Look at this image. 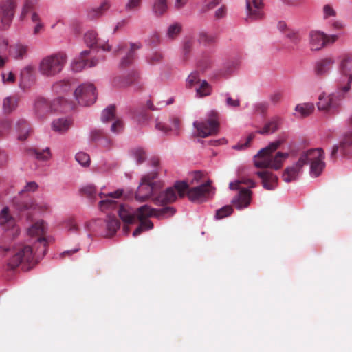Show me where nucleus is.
Masks as SVG:
<instances>
[{"label":"nucleus","instance_id":"f257e3e1","mask_svg":"<svg viewBox=\"0 0 352 352\" xmlns=\"http://www.w3.org/2000/svg\"><path fill=\"white\" fill-rule=\"evenodd\" d=\"M47 239L38 238L34 243V247L29 245L18 244L16 245H0L3 251H12V255L8 261L10 269H14L19 265L23 270H30L37 262L38 259L44 256L47 251Z\"/></svg>","mask_w":352,"mask_h":352},{"label":"nucleus","instance_id":"f03ea898","mask_svg":"<svg viewBox=\"0 0 352 352\" xmlns=\"http://www.w3.org/2000/svg\"><path fill=\"white\" fill-rule=\"evenodd\" d=\"M337 87L335 92L329 94L322 92L319 95L317 107L320 111H326L334 113L342 105L344 98V94L347 93L351 88L352 82V75L349 76L348 82L343 83L336 81Z\"/></svg>","mask_w":352,"mask_h":352},{"label":"nucleus","instance_id":"7ed1b4c3","mask_svg":"<svg viewBox=\"0 0 352 352\" xmlns=\"http://www.w3.org/2000/svg\"><path fill=\"white\" fill-rule=\"evenodd\" d=\"M176 210L173 207H164L157 212L155 209L151 208L148 205H144L137 208V219L140 221V225L133 232V236L140 235L142 232L148 231L153 228V223L148 219L151 217H169L174 215Z\"/></svg>","mask_w":352,"mask_h":352},{"label":"nucleus","instance_id":"20e7f679","mask_svg":"<svg viewBox=\"0 0 352 352\" xmlns=\"http://www.w3.org/2000/svg\"><path fill=\"white\" fill-rule=\"evenodd\" d=\"M149 164L151 166V170L142 177L135 192V199L140 202L145 201L149 198L155 190V186H157V183L153 181L158 176L159 161L153 159Z\"/></svg>","mask_w":352,"mask_h":352},{"label":"nucleus","instance_id":"39448f33","mask_svg":"<svg viewBox=\"0 0 352 352\" xmlns=\"http://www.w3.org/2000/svg\"><path fill=\"white\" fill-rule=\"evenodd\" d=\"M67 60V55L61 52L46 56L41 60L38 71L43 76L54 77L63 71Z\"/></svg>","mask_w":352,"mask_h":352},{"label":"nucleus","instance_id":"423d86ee","mask_svg":"<svg viewBox=\"0 0 352 352\" xmlns=\"http://www.w3.org/2000/svg\"><path fill=\"white\" fill-rule=\"evenodd\" d=\"M305 164H309V175L313 178L319 177L323 172L326 164L325 154L322 148L309 149L302 153Z\"/></svg>","mask_w":352,"mask_h":352},{"label":"nucleus","instance_id":"0eeeda50","mask_svg":"<svg viewBox=\"0 0 352 352\" xmlns=\"http://www.w3.org/2000/svg\"><path fill=\"white\" fill-rule=\"evenodd\" d=\"M193 126L197 129L198 135L201 138H206L217 133L219 126V113L215 110L209 111L204 121H195Z\"/></svg>","mask_w":352,"mask_h":352},{"label":"nucleus","instance_id":"6e6552de","mask_svg":"<svg viewBox=\"0 0 352 352\" xmlns=\"http://www.w3.org/2000/svg\"><path fill=\"white\" fill-rule=\"evenodd\" d=\"M0 228L5 233V238L15 239L20 234V228L15 219L10 212L8 207H4L0 212Z\"/></svg>","mask_w":352,"mask_h":352},{"label":"nucleus","instance_id":"1a4fd4ad","mask_svg":"<svg viewBox=\"0 0 352 352\" xmlns=\"http://www.w3.org/2000/svg\"><path fill=\"white\" fill-rule=\"evenodd\" d=\"M76 100L82 106L93 104L97 98L96 87L91 82H84L80 85L74 93Z\"/></svg>","mask_w":352,"mask_h":352},{"label":"nucleus","instance_id":"9d476101","mask_svg":"<svg viewBox=\"0 0 352 352\" xmlns=\"http://www.w3.org/2000/svg\"><path fill=\"white\" fill-rule=\"evenodd\" d=\"M13 208L19 213L28 214L31 211L42 212L45 210L48 206L46 203H38L31 198H15L12 203Z\"/></svg>","mask_w":352,"mask_h":352},{"label":"nucleus","instance_id":"9b49d317","mask_svg":"<svg viewBox=\"0 0 352 352\" xmlns=\"http://www.w3.org/2000/svg\"><path fill=\"white\" fill-rule=\"evenodd\" d=\"M289 156L287 153L277 152L274 156L272 155H263L259 159H254V165L259 168H272L278 170L281 168L283 162Z\"/></svg>","mask_w":352,"mask_h":352},{"label":"nucleus","instance_id":"f8f14e48","mask_svg":"<svg viewBox=\"0 0 352 352\" xmlns=\"http://www.w3.org/2000/svg\"><path fill=\"white\" fill-rule=\"evenodd\" d=\"M17 5L18 0H0V28L6 29L10 25Z\"/></svg>","mask_w":352,"mask_h":352},{"label":"nucleus","instance_id":"ddd939ff","mask_svg":"<svg viewBox=\"0 0 352 352\" xmlns=\"http://www.w3.org/2000/svg\"><path fill=\"white\" fill-rule=\"evenodd\" d=\"M214 194L210 186V181L202 184L198 186L191 188L187 192V196L192 202H203L206 197Z\"/></svg>","mask_w":352,"mask_h":352},{"label":"nucleus","instance_id":"4468645a","mask_svg":"<svg viewBox=\"0 0 352 352\" xmlns=\"http://www.w3.org/2000/svg\"><path fill=\"white\" fill-rule=\"evenodd\" d=\"M246 1V20L254 21L262 20L265 17L263 0Z\"/></svg>","mask_w":352,"mask_h":352},{"label":"nucleus","instance_id":"2eb2a0df","mask_svg":"<svg viewBox=\"0 0 352 352\" xmlns=\"http://www.w3.org/2000/svg\"><path fill=\"white\" fill-rule=\"evenodd\" d=\"M347 155L352 152V131L343 134L338 144H334L331 148L330 158L334 160L337 153Z\"/></svg>","mask_w":352,"mask_h":352},{"label":"nucleus","instance_id":"dca6fc26","mask_svg":"<svg viewBox=\"0 0 352 352\" xmlns=\"http://www.w3.org/2000/svg\"><path fill=\"white\" fill-rule=\"evenodd\" d=\"M305 161H303L302 155L299 160L293 164L291 166L287 167L284 170L282 177L285 182L290 183L294 182L300 177L302 173Z\"/></svg>","mask_w":352,"mask_h":352},{"label":"nucleus","instance_id":"f3484780","mask_svg":"<svg viewBox=\"0 0 352 352\" xmlns=\"http://www.w3.org/2000/svg\"><path fill=\"white\" fill-rule=\"evenodd\" d=\"M86 45L94 49H100L103 51H110L111 47L104 40L98 37V34L94 30L87 32L84 36Z\"/></svg>","mask_w":352,"mask_h":352},{"label":"nucleus","instance_id":"a211bd4d","mask_svg":"<svg viewBox=\"0 0 352 352\" xmlns=\"http://www.w3.org/2000/svg\"><path fill=\"white\" fill-rule=\"evenodd\" d=\"M252 191L249 188H243L232 199L231 204H234L236 208L241 210L248 207L251 202Z\"/></svg>","mask_w":352,"mask_h":352},{"label":"nucleus","instance_id":"6ab92c4d","mask_svg":"<svg viewBox=\"0 0 352 352\" xmlns=\"http://www.w3.org/2000/svg\"><path fill=\"white\" fill-rule=\"evenodd\" d=\"M180 122L177 118H173L170 120V124L163 123L159 120L158 118L155 119V129L164 134L173 133L175 135L179 133Z\"/></svg>","mask_w":352,"mask_h":352},{"label":"nucleus","instance_id":"aec40b11","mask_svg":"<svg viewBox=\"0 0 352 352\" xmlns=\"http://www.w3.org/2000/svg\"><path fill=\"white\" fill-rule=\"evenodd\" d=\"M255 174L261 179L262 185L265 189L274 190L276 188L278 177L276 175L267 170L257 171Z\"/></svg>","mask_w":352,"mask_h":352},{"label":"nucleus","instance_id":"412c9836","mask_svg":"<svg viewBox=\"0 0 352 352\" xmlns=\"http://www.w3.org/2000/svg\"><path fill=\"white\" fill-rule=\"evenodd\" d=\"M335 63L336 60L331 56H327L317 60L314 66L316 74L322 76L329 73Z\"/></svg>","mask_w":352,"mask_h":352},{"label":"nucleus","instance_id":"4be33fe9","mask_svg":"<svg viewBox=\"0 0 352 352\" xmlns=\"http://www.w3.org/2000/svg\"><path fill=\"white\" fill-rule=\"evenodd\" d=\"M309 46L311 50H320L326 43L327 36L322 32L311 31L309 33Z\"/></svg>","mask_w":352,"mask_h":352},{"label":"nucleus","instance_id":"5701e85b","mask_svg":"<svg viewBox=\"0 0 352 352\" xmlns=\"http://www.w3.org/2000/svg\"><path fill=\"white\" fill-rule=\"evenodd\" d=\"M118 213L120 219L125 224H133L137 219V209L134 210L129 206L120 205Z\"/></svg>","mask_w":352,"mask_h":352},{"label":"nucleus","instance_id":"b1692460","mask_svg":"<svg viewBox=\"0 0 352 352\" xmlns=\"http://www.w3.org/2000/svg\"><path fill=\"white\" fill-rule=\"evenodd\" d=\"M280 124L281 118L278 116H274L266 122L263 129L256 131V133L263 135L272 134L279 129Z\"/></svg>","mask_w":352,"mask_h":352},{"label":"nucleus","instance_id":"393cba45","mask_svg":"<svg viewBox=\"0 0 352 352\" xmlns=\"http://www.w3.org/2000/svg\"><path fill=\"white\" fill-rule=\"evenodd\" d=\"M351 58L347 55L344 54L340 56V63L339 64V71L340 72L341 76L336 79V81H339L343 83V78H346L348 81L349 76L352 75V74L349 73V67H348L347 64L351 62Z\"/></svg>","mask_w":352,"mask_h":352},{"label":"nucleus","instance_id":"a878e982","mask_svg":"<svg viewBox=\"0 0 352 352\" xmlns=\"http://www.w3.org/2000/svg\"><path fill=\"white\" fill-rule=\"evenodd\" d=\"M285 41L288 45L287 47L294 48L301 41V36L298 31L291 30L285 33Z\"/></svg>","mask_w":352,"mask_h":352},{"label":"nucleus","instance_id":"bb28decb","mask_svg":"<svg viewBox=\"0 0 352 352\" xmlns=\"http://www.w3.org/2000/svg\"><path fill=\"white\" fill-rule=\"evenodd\" d=\"M47 230V223L41 220L36 222L34 224L32 225L28 230V234L30 236H38V238H42L40 236L41 235H43L46 233Z\"/></svg>","mask_w":352,"mask_h":352},{"label":"nucleus","instance_id":"cd10ccee","mask_svg":"<svg viewBox=\"0 0 352 352\" xmlns=\"http://www.w3.org/2000/svg\"><path fill=\"white\" fill-rule=\"evenodd\" d=\"M177 199L175 189L173 187L167 188L162 192L157 197V201L162 204L171 203Z\"/></svg>","mask_w":352,"mask_h":352},{"label":"nucleus","instance_id":"c85d7f7f","mask_svg":"<svg viewBox=\"0 0 352 352\" xmlns=\"http://www.w3.org/2000/svg\"><path fill=\"white\" fill-rule=\"evenodd\" d=\"M71 124V120L67 118H60L52 122V128L56 132L65 133L69 129Z\"/></svg>","mask_w":352,"mask_h":352},{"label":"nucleus","instance_id":"c756f323","mask_svg":"<svg viewBox=\"0 0 352 352\" xmlns=\"http://www.w3.org/2000/svg\"><path fill=\"white\" fill-rule=\"evenodd\" d=\"M129 78L126 77H116L113 80V84L114 86L118 87H125L131 84L137 78L138 74L135 71H133L131 74H129Z\"/></svg>","mask_w":352,"mask_h":352},{"label":"nucleus","instance_id":"7c9ffc66","mask_svg":"<svg viewBox=\"0 0 352 352\" xmlns=\"http://www.w3.org/2000/svg\"><path fill=\"white\" fill-rule=\"evenodd\" d=\"M27 53V46L17 43L13 46L9 47V54L15 59L23 58Z\"/></svg>","mask_w":352,"mask_h":352},{"label":"nucleus","instance_id":"2f4dec72","mask_svg":"<svg viewBox=\"0 0 352 352\" xmlns=\"http://www.w3.org/2000/svg\"><path fill=\"white\" fill-rule=\"evenodd\" d=\"M15 128L18 133V140H24L28 138L30 126L25 120H19L16 122Z\"/></svg>","mask_w":352,"mask_h":352},{"label":"nucleus","instance_id":"473e14b6","mask_svg":"<svg viewBox=\"0 0 352 352\" xmlns=\"http://www.w3.org/2000/svg\"><path fill=\"white\" fill-rule=\"evenodd\" d=\"M18 98L15 96H9L3 100V111L10 113L17 107Z\"/></svg>","mask_w":352,"mask_h":352},{"label":"nucleus","instance_id":"72a5a7b5","mask_svg":"<svg viewBox=\"0 0 352 352\" xmlns=\"http://www.w3.org/2000/svg\"><path fill=\"white\" fill-rule=\"evenodd\" d=\"M107 234L113 235L120 228V222L114 215L108 214L105 219Z\"/></svg>","mask_w":352,"mask_h":352},{"label":"nucleus","instance_id":"f704fd0d","mask_svg":"<svg viewBox=\"0 0 352 352\" xmlns=\"http://www.w3.org/2000/svg\"><path fill=\"white\" fill-rule=\"evenodd\" d=\"M182 25L179 22H174L168 25L165 37L168 40L175 39L182 32Z\"/></svg>","mask_w":352,"mask_h":352},{"label":"nucleus","instance_id":"c9c22d12","mask_svg":"<svg viewBox=\"0 0 352 352\" xmlns=\"http://www.w3.org/2000/svg\"><path fill=\"white\" fill-rule=\"evenodd\" d=\"M216 36L214 34L209 33L205 30H201L197 33V41L199 44L207 45L214 42Z\"/></svg>","mask_w":352,"mask_h":352},{"label":"nucleus","instance_id":"e433bc0d","mask_svg":"<svg viewBox=\"0 0 352 352\" xmlns=\"http://www.w3.org/2000/svg\"><path fill=\"white\" fill-rule=\"evenodd\" d=\"M53 106L55 111H67L73 109V106L68 103L64 97H58L53 101Z\"/></svg>","mask_w":352,"mask_h":352},{"label":"nucleus","instance_id":"4c0bfd02","mask_svg":"<svg viewBox=\"0 0 352 352\" xmlns=\"http://www.w3.org/2000/svg\"><path fill=\"white\" fill-rule=\"evenodd\" d=\"M34 107L37 116H42L47 111L48 104L44 98L38 97L34 101Z\"/></svg>","mask_w":352,"mask_h":352},{"label":"nucleus","instance_id":"58836bf2","mask_svg":"<svg viewBox=\"0 0 352 352\" xmlns=\"http://www.w3.org/2000/svg\"><path fill=\"white\" fill-rule=\"evenodd\" d=\"M110 8L109 1H104L101 5L97 8H91L88 11V16L90 19H94L99 17L103 14V13Z\"/></svg>","mask_w":352,"mask_h":352},{"label":"nucleus","instance_id":"ea45409f","mask_svg":"<svg viewBox=\"0 0 352 352\" xmlns=\"http://www.w3.org/2000/svg\"><path fill=\"white\" fill-rule=\"evenodd\" d=\"M38 2V0H23L20 18L22 20L24 19L30 12L35 9Z\"/></svg>","mask_w":352,"mask_h":352},{"label":"nucleus","instance_id":"a19ab883","mask_svg":"<svg viewBox=\"0 0 352 352\" xmlns=\"http://www.w3.org/2000/svg\"><path fill=\"white\" fill-rule=\"evenodd\" d=\"M315 109V106L312 102H307L296 105L295 110L301 117H307L311 114Z\"/></svg>","mask_w":352,"mask_h":352},{"label":"nucleus","instance_id":"79ce46f5","mask_svg":"<svg viewBox=\"0 0 352 352\" xmlns=\"http://www.w3.org/2000/svg\"><path fill=\"white\" fill-rule=\"evenodd\" d=\"M8 49V41L0 37V68H2L8 60V56L5 52Z\"/></svg>","mask_w":352,"mask_h":352},{"label":"nucleus","instance_id":"37998d69","mask_svg":"<svg viewBox=\"0 0 352 352\" xmlns=\"http://www.w3.org/2000/svg\"><path fill=\"white\" fill-rule=\"evenodd\" d=\"M88 59L82 57H76L72 63L70 67L74 72H80L85 68H87Z\"/></svg>","mask_w":352,"mask_h":352},{"label":"nucleus","instance_id":"c03bdc74","mask_svg":"<svg viewBox=\"0 0 352 352\" xmlns=\"http://www.w3.org/2000/svg\"><path fill=\"white\" fill-rule=\"evenodd\" d=\"M167 8V0H153V12L157 16L164 14Z\"/></svg>","mask_w":352,"mask_h":352},{"label":"nucleus","instance_id":"a18cd8bd","mask_svg":"<svg viewBox=\"0 0 352 352\" xmlns=\"http://www.w3.org/2000/svg\"><path fill=\"white\" fill-rule=\"evenodd\" d=\"M195 91L197 97L202 98L210 95L212 88L206 80H203L199 86L195 88Z\"/></svg>","mask_w":352,"mask_h":352},{"label":"nucleus","instance_id":"49530a36","mask_svg":"<svg viewBox=\"0 0 352 352\" xmlns=\"http://www.w3.org/2000/svg\"><path fill=\"white\" fill-rule=\"evenodd\" d=\"M280 145V141H276L274 142L270 143L265 148H261L257 155L254 156V159H259L263 157V156L267 155H272V152H274L275 150H276Z\"/></svg>","mask_w":352,"mask_h":352},{"label":"nucleus","instance_id":"de8ad7c7","mask_svg":"<svg viewBox=\"0 0 352 352\" xmlns=\"http://www.w3.org/2000/svg\"><path fill=\"white\" fill-rule=\"evenodd\" d=\"M131 155L138 164L144 162L146 158L145 151L140 147L132 149L131 151Z\"/></svg>","mask_w":352,"mask_h":352},{"label":"nucleus","instance_id":"09e8293b","mask_svg":"<svg viewBox=\"0 0 352 352\" xmlns=\"http://www.w3.org/2000/svg\"><path fill=\"white\" fill-rule=\"evenodd\" d=\"M115 109L116 107L114 105H109L102 111L101 120L103 123L114 120Z\"/></svg>","mask_w":352,"mask_h":352},{"label":"nucleus","instance_id":"8fccbe9b","mask_svg":"<svg viewBox=\"0 0 352 352\" xmlns=\"http://www.w3.org/2000/svg\"><path fill=\"white\" fill-rule=\"evenodd\" d=\"M30 151L36 159L42 161H47L51 157V153L49 147H46L42 151H38L34 148L30 150Z\"/></svg>","mask_w":352,"mask_h":352},{"label":"nucleus","instance_id":"3c124183","mask_svg":"<svg viewBox=\"0 0 352 352\" xmlns=\"http://www.w3.org/2000/svg\"><path fill=\"white\" fill-rule=\"evenodd\" d=\"M70 89V85L68 82L65 80H60L56 82L52 85V90L56 94H62L67 92Z\"/></svg>","mask_w":352,"mask_h":352},{"label":"nucleus","instance_id":"603ef678","mask_svg":"<svg viewBox=\"0 0 352 352\" xmlns=\"http://www.w3.org/2000/svg\"><path fill=\"white\" fill-rule=\"evenodd\" d=\"M233 212V208L230 205H226L217 210L214 219L217 220L222 219L230 216Z\"/></svg>","mask_w":352,"mask_h":352},{"label":"nucleus","instance_id":"864d4df0","mask_svg":"<svg viewBox=\"0 0 352 352\" xmlns=\"http://www.w3.org/2000/svg\"><path fill=\"white\" fill-rule=\"evenodd\" d=\"M75 160L83 167L89 166L90 164L89 155L85 152H78L75 155Z\"/></svg>","mask_w":352,"mask_h":352},{"label":"nucleus","instance_id":"5fc2aeb1","mask_svg":"<svg viewBox=\"0 0 352 352\" xmlns=\"http://www.w3.org/2000/svg\"><path fill=\"white\" fill-rule=\"evenodd\" d=\"M337 16V11L331 4H325L322 8V17L324 20L334 18Z\"/></svg>","mask_w":352,"mask_h":352},{"label":"nucleus","instance_id":"6e6d98bb","mask_svg":"<svg viewBox=\"0 0 352 352\" xmlns=\"http://www.w3.org/2000/svg\"><path fill=\"white\" fill-rule=\"evenodd\" d=\"M135 58V53L132 52H128L126 54L122 57L120 60V66L122 68L126 67L133 63Z\"/></svg>","mask_w":352,"mask_h":352},{"label":"nucleus","instance_id":"4d7b16f0","mask_svg":"<svg viewBox=\"0 0 352 352\" xmlns=\"http://www.w3.org/2000/svg\"><path fill=\"white\" fill-rule=\"evenodd\" d=\"M173 188L175 189V191H177L179 197H183L186 194V190L188 188V184L185 181H177L175 183Z\"/></svg>","mask_w":352,"mask_h":352},{"label":"nucleus","instance_id":"13d9d810","mask_svg":"<svg viewBox=\"0 0 352 352\" xmlns=\"http://www.w3.org/2000/svg\"><path fill=\"white\" fill-rule=\"evenodd\" d=\"M221 2V0H204L202 8L200 12L204 13L212 9H214Z\"/></svg>","mask_w":352,"mask_h":352},{"label":"nucleus","instance_id":"bf43d9fd","mask_svg":"<svg viewBox=\"0 0 352 352\" xmlns=\"http://www.w3.org/2000/svg\"><path fill=\"white\" fill-rule=\"evenodd\" d=\"M163 55L158 52H153L146 56V61L150 65H154L162 61Z\"/></svg>","mask_w":352,"mask_h":352},{"label":"nucleus","instance_id":"052dcab7","mask_svg":"<svg viewBox=\"0 0 352 352\" xmlns=\"http://www.w3.org/2000/svg\"><path fill=\"white\" fill-rule=\"evenodd\" d=\"M222 96L226 98V104L228 107H237L240 105V100L239 99H232L229 93L222 94Z\"/></svg>","mask_w":352,"mask_h":352},{"label":"nucleus","instance_id":"680f3d73","mask_svg":"<svg viewBox=\"0 0 352 352\" xmlns=\"http://www.w3.org/2000/svg\"><path fill=\"white\" fill-rule=\"evenodd\" d=\"M104 135V130L100 129H93L91 130L89 133V138L92 141H98L102 139Z\"/></svg>","mask_w":352,"mask_h":352},{"label":"nucleus","instance_id":"e2e57ef3","mask_svg":"<svg viewBox=\"0 0 352 352\" xmlns=\"http://www.w3.org/2000/svg\"><path fill=\"white\" fill-rule=\"evenodd\" d=\"M124 129V124L120 120H115L111 126V131L114 134L120 133Z\"/></svg>","mask_w":352,"mask_h":352},{"label":"nucleus","instance_id":"0e129e2a","mask_svg":"<svg viewBox=\"0 0 352 352\" xmlns=\"http://www.w3.org/2000/svg\"><path fill=\"white\" fill-rule=\"evenodd\" d=\"M253 107H254V110L256 113H258L260 114H263L267 111L269 104L267 102H258V103L254 104Z\"/></svg>","mask_w":352,"mask_h":352},{"label":"nucleus","instance_id":"69168bd1","mask_svg":"<svg viewBox=\"0 0 352 352\" xmlns=\"http://www.w3.org/2000/svg\"><path fill=\"white\" fill-rule=\"evenodd\" d=\"M186 82L190 87H192L195 83L199 82V72L196 71L191 72L186 78Z\"/></svg>","mask_w":352,"mask_h":352},{"label":"nucleus","instance_id":"338daca9","mask_svg":"<svg viewBox=\"0 0 352 352\" xmlns=\"http://www.w3.org/2000/svg\"><path fill=\"white\" fill-rule=\"evenodd\" d=\"M254 137H255V133H252L248 136L247 140L244 144H237L233 146L232 148L235 150L243 149L248 146V145L254 138Z\"/></svg>","mask_w":352,"mask_h":352},{"label":"nucleus","instance_id":"774afa93","mask_svg":"<svg viewBox=\"0 0 352 352\" xmlns=\"http://www.w3.org/2000/svg\"><path fill=\"white\" fill-rule=\"evenodd\" d=\"M254 137H255V133H252L248 136L247 140L244 144H237L233 146L232 148L235 150L243 149L248 146V145L254 138Z\"/></svg>","mask_w":352,"mask_h":352}]
</instances>
